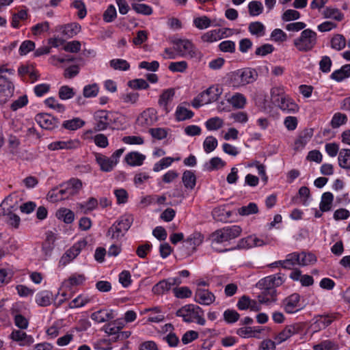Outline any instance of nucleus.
<instances>
[{
	"mask_svg": "<svg viewBox=\"0 0 350 350\" xmlns=\"http://www.w3.org/2000/svg\"><path fill=\"white\" fill-rule=\"evenodd\" d=\"M226 165V162L224 161L221 158L215 157L212 158L209 161V165L207 167L208 171H213L222 168Z\"/></svg>",
	"mask_w": 350,
	"mask_h": 350,
	"instance_id": "62",
	"label": "nucleus"
},
{
	"mask_svg": "<svg viewBox=\"0 0 350 350\" xmlns=\"http://www.w3.org/2000/svg\"><path fill=\"white\" fill-rule=\"evenodd\" d=\"M174 161V159L172 157H164L154 164L153 170L157 172H159L160 170L171 165Z\"/></svg>",
	"mask_w": 350,
	"mask_h": 350,
	"instance_id": "61",
	"label": "nucleus"
},
{
	"mask_svg": "<svg viewBox=\"0 0 350 350\" xmlns=\"http://www.w3.org/2000/svg\"><path fill=\"white\" fill-rule=\"evenodd\" d=\"M217 146V139L213 136H208L203 143L204 150L206 153L213 151Z\"/></svg>",
	"mask_w": 350,
	"mask_h": 350,
	"instance_id": "52",
	"label": "nucleus"
},
{
	"mask_svg": "<svg viewBox=\"0 0 350 350\" xmlns=\"http://www.w3.org/2000/svg\"><path fill=\"white\" fill-rule=\"evenodd\" d=\"M248 30L252 35L256 37L263 36L265 33V27L260 22H252L250 23Z\"/></svg>",
	"mask_w": 350,
	"mask_h": 350,
	"instance_id": "36",
	"label": "nucleus"
},
{
	"mask_svg": "<svg viewBox=\"0 0 350 350\" xmlns=\"http://www.w3.org/2000/svg\"><path fill=\"white\" fill-rule=\"evenodd\" d=\"M132 9L135 10L137 14H141L146 16H149L152 14V8L144 3H131Z\"/></svg>",
	"mask_w": 350,
	"mask_h": 350,
	"instance_id": "44",
	"label": "nucleus"
},
{
	"mask_svg": "<svg viewBox=\"0 0 350 350\" xmlns=\"http://www.w3.org/2000/svg\"><path fill=\"white\" fill-rule=\"evenodd\" d=\"M187 68L188 64L186 61L171 62L168 66V69L173 72H184Z\"/></svg>",
	"mask_w": 350,
	"mask_h": 350,
	"instance_id": "51",
	"label": "nucleus"
},
{
	"mask_svg": "<svg viewBox=\"0 0 350 350\" xmlns=\"http://www.w3.org/2000/svg\"><path fill=\"white\" fill-rule=\"evenodd\" d=\"M51 295L49 291H42L36 295V301L40 306H47L51 304Z\"/></svg>",
	"mask_w": 350,
	"mask_h": 350,
	"instance_id": "47",
	"label": "nucleus"
},
{
	"mask_svg": "<svg viewBox=\"0 0 350 350\" xmlns=\"http://www.w3.org/2000/svg\"><path fill=\"white\" fill-rule=\"evenodd\" d=\"M83 242H78L68 249L62 256L59 263L66 265L74 258H75L81 252L82 246H84Z\"/></svg>",
	"mask_w": 350,
	"mask_h": 350,
	"instance_id": "12",
	"label": "nucleus"
},
{
	"mask_svg": "<svg viewBox=\"0 0 350 350\" xmlns=\"http://www.w3.org/2000/svg\"><path fill=\"white\" fill-rule=\"evenodd\" d=\"M211 247L215 251L218 252H225L229 251L228 249H219L217 247L219 243L228 241L223 228L217 230L213 232L211 234Z\"/></svg>",
	"mask_w": 350,
	"mask_h": 350,
	"instance_id": "15",
	"label": "nucleus"
},
{
	"mask_svg": "<svg viewBox=\"0 0 350 350\" xmlns=\"http://www.w3.org/2000/svg\"><path fill=\"white\" fill-rule=\"evenodd\" d=\"M183 183L187 189H193L196 185V176L193 172L186 170L183 174Z\"/></svg>",
	"mask_w": 350,
	"mask_h": 350,
	"instance_id": "29",
	"label": "nucleus"
},
{
	"mask_svg": "<svg viewBox=\"0 0 350 350\" xmlns=\"http://www.w3.org/2000/svg\"><path fill=\"white\" fill-rule=\"evenodd\" d=\"M194 113L187 108L178 105L175 112L176 120L178 122L185 121L193 118Z\"/></svg>",
	"mask_w": 350,
	"mask_h": 350,
	"instance_id": "28",
	"label": "nucleus"
},
{
	"mask_svg": "<svg viewBox=\"0 0 350 350\" xmlns=\"http://www.w3.org/2000/svg\"><path fill=\"white\" fill-rule=\"evenodd\" d=\"M56 216L59 219L63 220L66 224H71L75 219V214L71 210L62 208L57 211Z\"/></svg>",
	"mask_w": 350,
	"mask_h": 350,
	"instance_id": "34",
	"label": "nucleus"
},
{
	"mask_svg": "<svg viewBox=\"0 0 350 350\" xmlns=\"http://www.w3.org/2000/svg\"><path fill=\"white\" fill-rule=\"evenodd\" d=\"M347 121V117L345 114L336 113L331 120L330 124L332 128L336 129L345 124Z\"/></svg>",
	"mask_w": 350,
	"mask_h": 350,
	"instance_id": "50",
	"label": "nucleus"
},
{
	"mask_svg": "<svg viewBox=\"0 0 350 350\" xmlns=\"http://www.w3.org/2000/svg\"><path fill=\"white\" fill-rule=\"evenodd\" d=\"M133 222V217L131 215H124L119 218L114 224L122 229V231L126 232L131 228Z\"/></svg>",
	"mask_w": 350,
	"mask_h": 350,
	"instance_id": "30",
	"label": "nucleus"
},
{
	"mask_svg": "<svg viewBox=\"0 0 350 350\" xmlns=\"http://www.w3.org/2000/svg\"><path fill=\"white\" fill-rule=\"evenodd\" d=\"M58 94L62 100H67L72 98L75 96V92L72 88L68 85H63L59 88Z\"/></svg>",
	"mask_w": 350,
	"mask_h": 350,
	"instance_id": "60",
	"label": "nucleus"
},
{
	"mask_svg": "<svg viewBox=\"0 0 350 350\" xmlns=\"http://www.w3.org/2000/svg\"><path fill=\"white\" fill-rule=\"evenodd\" d=\"M248 9L250 16H258L262 12L263 6L261 2L254 1L249 3Z\"/></svg>",
	"mask_w": 350,
	"mask_h": 350,
	"instance_id": "55",
	"label": "nucleus"
},
{
	"mask_svg": "<svg viewBox=\"0 0 350 350\" xmlns=\"http://www.w3.org/2000/svg\"><path fill=\"white\" fill-rule=\"evenodd\" d=\"M56 239L55 234L52 231H47L46 232V239L42 245L43 260H46L51 256Z\"/></svg>",
	"mask_w": 350,
	"mask_h": 350,
	"instance_id": "9",
	"label": "nucleus"
},
{
	"mask_svg": "<svg viewBox=\"0 0 350 350\" xmlns=\"http://www.w3.org/2000/svg\"><path fill=\"white\" fill-rule=\"evenodd\" d=\"M224 231L226 233V237L228 241L236 239L240 236L242 229L239 226L233 225L230 226H226L223 228Z\"/></svg>",
	"mask_w": 350,
	"mask_h": 350,
	"instance_id": "38",
	"label": "nucleus"
},
{
	"mask_svg": "<svg viewBox=\"0 0 350 350\" xmlns=\"http://www.w3.org/2000/svg\"><path fill=\"white\" fill-rule=\"evenodd\" d=\"M145 159V155L138 152H131L125 156L126 162L131 166L142 165Z\"/></svg>",
	"mask_w": 350,
	"mask_h": 350,
	"instance_id": "19",
	"label": "nucleus"
},
{
	"mask_svg": "<svg viewBox=\"0 0 350 350\" xmlns=\"http://www.w3.org/2000/svg\"><path fill=\"white\" fill-rule=\"evenodd\" d=\"M283 304L285 312L289 314L295 313L303 308L300 305V295L298 293H293L286 297Z\"/></svg>",
	"mask_w": 350,
	"mask_h": 350,
	"instance_id": "8",
	"label": "nucleus"
},
{
	"mask_svg": "<svg viewBox=\"0 0 350 350\" xmlns=\"http://www.w3.org/2000/svg\"><path fill=\"white\" fill-rule=\"evenodd\" d=\"M91 319L96 323H100L113 319V315L111 311L108 312L106 310H100L93 312L91 314Z\"/></svg>",
	"mask_w": 350,
	"mask_h": 350,
	"instance_id": "23",
	"label": "nucleus"
},
{
	"mask_svg": "<svg viewBox=\"0 0 350 350\" xmlns=\"http://www.w3.org/2000/svg\"><path fill=\"white\" fill-rule=\"evenodd\" d=\"M224 122L219 117H214L208 119L206 123V127L208 131L218 130L222 127Z\"/></svg>",
	"mask_w": 350,
	"mask_h": 350,
	"instance_id": "48",
	"label": "nucleus"
},
{
	"mask_svg": "<svg viewBox=\"0 0 350 350\" xmlns=\"http://www.w3.org/2000/svg\"><path fill=\"white\" fill-rule=\"evenodd\" d=\"M209 92H210V90H204L202 92H201L200 94H198L192 100L191 105L194 108L198 109L204 105L208 104V103L215 101L216 100L215 96L213 98L206 97V94H208Z\"/></svg>",
	"mask_w": 350,
	"mask_h": 350,
	"instance_id": "18",
	"label": "nucleus"
},
{
	"mask_svg": "<svg viewBox=\"0 0 350 350\" xmlns=\"http://www.w3.org/2000/svg\"><path fill=\"white\" fill-rule=\"evenodd\" d=\"M127 85L133 90H146L149 88L148 82L143 79L131 80L128 82Z\"/></svg>",
	"mask_w": 350,
	"mask_h": 350,
	"instance_id": "49",
	"label": "nucleus"
},
{
	"mask_svg": "<svg viewBox=\"0 0 350 350\" xmlns=\"http://www.w3.org/2000/svg\"><path fill=\"white\" fill-rule=\"evenodd\" d=\"M204 310L198 305L189 304L178 309L176 315L182 317L187 323L195 322L200 325H204L206 320L204 318Z\"/></svg>",
	"mask_w": 350,
	"mask_h": 350,
	"instance_id": "2",
	"label": "nucleus"
},
{
	"mask_svg": "<svg viewBox=\"0 0 350 350\" xmlns=\"http://www.w3.org/2000/svg\"><path fill=\"white\" fill-rule=\"evenodd\" d=\"M117 16L116 8L113 5L108 6L107 10L103 13V20L106 23L112 22Z\"/></svg>",
	"mask_w": 350,
	"mask_h": 350,
	"instance_id": "63",
	"label": "nucleus"
},
{
	"mask_svg": "<svg viewBox=\"0 0 350 350\" xmlns=\"http://www.w3.org/2000/svg\"><path fill=\"white\" fill-rule=\"evenodd\" d=\"M325 18H332L337 21H341L344 18V14L338 9L327 7L323 12Z\"/></svg>",
	"mask_w": 350,
	"mask_h": 350,
	"instance_id": "33",
	"label": "nucleus"
},
{
	"mask_svg": "<svg viewBox=\"0 0 350 350\" xmlns=\"http://www.w3.org/2000/svg\"><path fill=\"white\" fill-rule=\"evenodd\" d=\"M258 213V208L256 203L250 202L247 206H241L238 209V213L242 216H247Z\"/></svg>",
	"mask_w": 350,
	"mask_h": 350,
	"instance_id": "42",
	"label": "nucleus"
},
{
	"mask_svg": "<svg viewBox=\"0 0 350 350\" xmlns=\"http://www.w3.org/2000/svg\"><path fill=\"white\" fill-rule=\"evenodd\" d=\"M71 6L78 10L77 16L80 19L84 18L87 15V10L84 2L81 0H75Z\"/></svg>",
	"mask_w": 350,
	"mask_h": 350,
	"instance_id": "56",
	"label": "nucleus"
},
{
	"mask_svg": "<svg viewBox=\"0 0 350 350\" xmlns=\"http://www.w3.org/2000/svg\"><path fill=\"white\" fill-rule=\"evenodd\" d=\"M194 300L201 305L209 306L215 301V296L208 289L198 288L195 292Z\"/></svg>",
	"mask_w": 350,
	"mask_h": 350,
	"instance_id": "11",
	"label": "nucleus"
},
{
	"mask_svg": "<svg viewBox=\"0 0 350 350\" xmlns=\"http://www.w3.org/2000/svg\"><path fill=\"white\" fill-rule=\"evenodd\" d=\"M95 159L100 169L103 172H111L116 165V161H112L111 157H108L100 153H95Z\"/></svg>",
	"mask_w": 350,
	"mask_h": 350,
	"instance_id": "14",
	"label": "nucleus"
},
{
	"mask_svg": "<svg viewBox=\"0 0 350 350\" xmlns=\"http://www.w3.org/2000/svg\"><path fill=\"white\" fill-rule=\"evenodd\" d=\"M302 329V326L299 323L287 325L279 334L276 339L282 342L291 337L293 335L299 333Z\"/></svg>",
	"mask_w": 350,
	"mask_h": 350,
	"instance_id": "16",
	"label": "nucleus"
},
{
	"mask_svg": "<svg viewBox=\"0 0 350 350\" xmlns=\"http://www.w3.org/2000/svg\"><path fill=\"white\" fill-rule=\"evenodd\" d=\"M346 46V39L341 34H336L331 39V47L335 50L340 51Z\"/></svg>",
	"mask_w": 350,
	"mask_h": 350,
	"instance_id": "40",
	"label": "nucleus"
},
{
	"mask_svg": "<svg viewBox=\"0 0 350 350\" xmlns=\"http://www.w3.org/2000/svg\"><path fill=\"white\" fill-rule=\"evenodd\" d=\"M94 118L95 120L94 129L96 131L106 129L111 121L109 118V113L105 110L96 111Z\"/></svg>",
	"mask_w": 350,
	"mask_h": 350,
	"instance_id": "10",
	"label": "nucleus"
},
{
	"mask_svg": "<svg viewBox=\"0 0 350 350\" xmlns=\"http://www.w3.org/2000/svg\"><path fill=\"white\" fill-rule=\"evenodd\" d=\"M85 124V122L79 118H75L72 120H66L63 123V126L68 130L75 131L81 128Z\"/></svg>",
	"mask_w": 350,
	"mask_h": 350,
	"instance_id": "41",
	"label": "nucleus"
},
{
	"mask_svg": "<svg viewBox=\"0 0 350 350\" xmlns=\"http://www.w3.org/2000/svg\"><path fill=\"white\" fill-rule=\"evenodd\" d=\"M228 101L234 108L243 109L246 104V98L241 93H236L228 98Z\"/></svg>",
	"mask_w": 350,
	"mask_h": 350,
	"instance_id": "32",
	"label": "nucleus"
},
{
	"mask_svg": "<svg viewBox=\"0 0 350 350\" xmlns=\"http://www.w3.org/2000/svg\"><path fill=\"white\" fill-rule=\"evenodd\" d=\"M174 96V90L173 89H167L163 91L159 96V104L160 106L163 107V109L166 113L169 112L167 104L172 101Z\"/></svg>",
	"mask_w": 350,
	"mask_h": 350,
	"instance_id": "24",
	"label": "nucleus"
},
{
	"mask_svg": "<svg viewBox=\"0 0 350 350\" xmlns=\"http://www.w3.org/2000/svg\"><path fill=\"white\" fill-rule=\"evenodd\" d=\"M350 77V64H345L340 69L334 71L330 78L336 81L340 82Z\"/></svg>",
	"mask_w": 350,
	"mask_h": 350,
	"instance_id": "22",
	"label": "nucleus"
},
{
	"mask_svg": "<svg viewBox=\"0 0 350 350\" xmlns=\"http://www.w3.org/2000/svg\"><path fill=\"white\" fill-rule=\"evenodd\" d=\"M338 160L340 167L350 170V149H341L338 153Z\"/></svg>",
	"mask_w": 350,
	"mask_h": 350,
	"instance_id": "26",
	"label": "nucleus"
},
{
	"mask_svg": "<svg viewBox=\"0 0 350 350\" xmlns=\"http://www.w3.org/2000/svg\"><path fill=\"white\" fill-rule=\"evenodd\" d=\"M224 33L221 29H213L204 33L201 38L204 42H213L221 39Z\"/></svg>",
	"mask_w": 350,
	"mask_h": 350,
	"instance_id": "27",
	"label": "nucleus"
},
{
	"mask_svg": "<svg viewBox=\"0 0 350 350\" xmlns=\"http://www.w3.org/2000/svg\"><path fill=\"white\" fill-rule=\"evenodd\" d=\"M80 146V142L78 139H70L68 141H57L51 143L48 148L51 150H57L62 149L71 150L76 149Z\"/></svg>",
	"mask_w": 350,
	"mask_h": 350,
	"instance_id": "13",
	"label": "nucleus"
},
{
	"mask_svg": "<svg viewBox=\"0 0 350 350\" xmlns=\"http://www.w3.org/2000/svg\"><path fill=\"white\" fill-rule=\"evenodd\" d=\"M14 91L13 83L6 77L0 75V93L5 96L12 94Z\"/></svg>",
	"mask_w": 350,
	"mask_h": 350,
	"instance_id": "37",
	"label": "nucleus"
},
{
	"mask_svg": "<svg viewBox=\"0 0 350 350\" xmlns=\"http://www.w3.org/2000/svg\"><path fill=\"white\" fill-rule=\"evenodd\" d=\"M82 182L81 180L72 178L68 181L59 185V193L62 195L64 200L68 199L70 197L76 196L82 189Z\"/></svg>",
	"mask_w": 350,
	"mask_h": 350,
	"instance_id": "5",
	"label": "nucleus"
},
{
	"mask_svg": "<svg viewBox=\"0 0 350 350\" xmlns=\"http://www.w3.org/2000/svg\"><path fill=\"white\" fill-rule=\"evenodd\" d=\"M252 247L250 235L247 237L240 239L233 247L228 248V250H247Z\"/></svg>",
	"mask_w": 350,
	"mask_h": 350,
	"instance_id": "57",
	"label": "nucleus"
},
{
	"mask_svg": "<svg viewBox=\"0 0 350 350\" xmlns=\"http://www.w3.org/2000/svg\"><path fill=\"white\" fill-rule=\"evenodd\" d=\"M275 105L286 113H295L298 111V105L288 96H285Z\"/></svg>",
	"mask_w": 350,
	"mask_h": 350,
	"instance_id": "17",
	"label": "nucleus"
},
{
	"mask_svg": "<svg viewBox=\"0 0 350 350\" xmlns=\"http://www.w3.org/2000/svg\"><path fill=\"white\" fill-rule=\"evenodd\" d=\"M126 232L122 230L114 224L108 229L107 236H109L112 239L119 240Z\"/></svg>",
	"mask_w": 350,
	"mask_h": 350,
	"instance_id": "58",
	"label": "nucleus"
},
{
	"mask_svg": "<svg viewBox=\"0 0 350 350\" xmlns=\"http://www.w3.org/2000/svg\"><path fill=\"white\" fill-rule=\"evenodd\" d=\"M313 135V130L309 129L304 131L300 134L299 137L295 142V148L296 150L303 148Z\"/></svg>",
	"mask_w": 350,
	"mask_h": 350,
	"instance_id": "25",
	"label": "nucleus"
},
{
	"mask_svg": "<svg viewBox=\"0 0 350 350\" xmlns=\"http://www.w3.org/2000/svg\"><path fill=\"white\" fill-rule=\"evenodd\" d=\"M260 304H269L276 301V291L274 293L271 292V289L263 288L262 293L258 296Z\"/></svg>",
	"mask_w": 350,
	"mask_h": 350,
	"instance_id": "35",
	"label": "nucleus"
},
{
	"mask_svg": "<svg viewBox=\"0 0 350 350\" xmlns=\"http://www.w3.org/2000/svg\"><path fill=\"white\" fill-rule=\"evenodd\" d=\"M284 283V279L280 273L267 276L258 282V285L262 288L271 289V292L274 293L275 288L281 286Z\"/></svg>",
	"mask_w": 350,
	"mask_h": 350,
	"instance_id": "7",
	"label": "nucleus"
},
{
	"mask_svg": "<svg viewBox=\"0 0 350 350\" xmlns=\"http://www.w3.org/2000/svg\"><path fill=\"white\" fill-rule=\"evenodd\" d=\"M49 29V23L44 21L43 23H38L33 26L31 29L32 33L34 36H38L43 32L47 31Z\"/></svg>",
	"mask_w": 350,
	"mask_h": 350,
	"instance_id": "64",
	"label": "nucleus"
},
{
	"mask_svg": "<svg viewBox=\"0 0 350 350\" xmlns=\"http://www.w3.org/2000/svg\"><path fill=\"white\" fill-rule=\"evenodd\" d=\"M203 240L204 236L200 232H195L184 241L185 246L195 250L197 246L203 242Z\"/></svg>",
	"mask_w": 350,
	"mask_h": 350,
	"instance_id": "20",
	"label": "nucleus"
},
{
	"mask_svg": "<svg viewBox=\"0 0 350 350\" xmlns=\"http://www.w3.org/2000/svg\"><path fill=\"white\" fill-rule=\"evenodd\" d=\"M299 255V265L306 266L309 264H313L317 261V257L312 253L301 252Z\"/></svg>",
	"mask_w": 350,
	"mask_h": 350,
	"instance_id": "54",
	"label": "nucleus"
},
{
	"mask_svg": "<svg viewBox=\"0 0 350 350\" xmlns=\"http://www.w3.org/2000/svg\"><path fill=\"white\" fill-rule=\"evenodd\" d=\"M175 297L179 299H185L190 297L192 295L191 291L187 286L175 287L173 288Z\"/></svg>",
	"mask_w": 350,
	"mask_h": 350,
	"instance_id": "59",
	"label": "nucleus"
},
{
	"mask_svg": "<svg viewBox=\"0 0 350 350\" xmlns=\"http://www.w3.org/2000/svg\"><path fill=\"white\" fill-rule=\"evenodd\" d=\"M36 122L44 129L52 130L58 126L59 121L49 113H40L35 117Z\"/></svg>",
	"mask_w": 350,
	"mask_h": 350,
	"instance_id": "6",
	"label": "nucleus"
},
{
	"mask_svg": "<svg viewBox=\"0 0 350 350\" xmlns=\"http://www.w3.org/2000/svg\"><path fill=\"white\" fill-rule=\"evenodd\" d=\"M109 64L114 70L126 71L130 68L129 63L122 59H113L109 62Z\"/></svg>",
	"mask_w": 350,
	"mask_h": 350,
	"instance_id": "45",
	"label": "nucleus"
},
{
	"mask_svg": "<svg viewBox=\"0 0 350 350\" xmlns=\"http://www.w3.org/2000/svg\"><path fill=\"white\" fill-rule=\"evenodd\" d=\"M194 25L199 29H204L209 27L211 24L210 18L206 16H202L193 19Z\"/></svg>",
	"mask_w": 350,
	"mask_h": 350,
	"instance_id": "53",
	"label": "nucleus"
},
{
	"mask_svg": "<svg viewBox=\"0 0 350 350\" xmlns=\"http://www.w3.org/2000/svg\"><path fill=\"white\" fill-rule=\"evenodd\" d=\"M285 96L283 86L273 87L271 90V99L274 105L280 102V99Z\"/></svg>",
	"mask_w": 350,
	"mask_h": 350,
	"instance_id": "43",
	"label": "nucleus"
},
{
	"mask_svg": "<svg viewBox=\"0 0 350 350\" xmlns=\"http://www.w3.org/2000/svg\"><path fill=\"white\" fill-rule=\"evenodd\" d=\"M171 289L170 283L167 280L159 281L152 287V292L156 295H162Z\"/></svg>",
	"mask_w": 350,
	"mask_h": 350,
	"instance_id": "39",
	"label": "nucleus"
},
{
	"mask_svg": "<svg viewBox=\"0 0 350 350\" xmlns=\"http://www.w3.org/2000/svg\"><path fill=\"white\" fill-rule=\"evenodd\" d=\"M317 43V34L310 29L301 31L299 38L293 40L295 48L300 52L312 51Z\"/></svg>",
	"mask_w": 350,
	"mask_h": 350,
	"instance_id": "3",
	"label": "nucleus"
},
{
	"mask_svg": "<svg viewBox=\"0 0 350 350\" xmlns=\"http://www.w3.org/2000/svg\"><path fill=\"white\" fill-rule=\"evenodd\" d=\"M81 25L77 23L66 24L63 27L62 34L67 38H72L81 31Z\"/></svg>",
	"mask_w": 350,
	"mask_h": 350,
	"instance_id": "31",
	"label": "nucleus"
},
{
	"mask_svg": "<svg viewBox=\"0 0 350 350\" xmlns=\"http://www.w3.org/2000/svg\"><path fill=\"white\" fill-rule=\"evenodd\" d=\"M172 43L174 44V49L179 56L196 59L198 62L202 60V53L195 47L190 40L174 38L172 40Z\"/></svg>",
	"mask_w": 350,
	"mask_h": 350,
	"instance_id": "1",
	"label": "nucleus"
},
{
	"mask_svg": "<svg viewBox=\"0 0 350 350\" xmlns=\"http://www.w3.org/2000/svg\"><path fill=\"white\" fill-rule=\"evenodd\" d=\"M256 77L257 72L254 69L245 68L232 72L231 81L234 85H245L254 81Z\"/></svg>",
	"mask_w": 350,
	"mask_h": 350,
	"instance_id": "4",
	"label": "nucleus"
},
{
	"mask_svg": "<svg viewBox=\"0 0 350 350\" xmlns=\"http://www.w3.org/2000/svg\"><path fill=\"white\" fill-rule=\"evenodd\" d=\"M334 196L331 192H325L321 196L319 208L321 212H327L332 209Z\"/></svg>",
	"mask_w": 350,
	"mask_h": 350,
	"instance_id": "21",
	"label": "nucleus"
},
{
	"mask_svg": "<svg viewBox=\"0 0 350 350\" xmlns=\"http://www.w3.org/2000/svg\"><path fill=\"white\" fill-rule=\"evenodd\" d=\"M224 320L228 324H232L238 321L240 314L233 309H227L224 312Z\"/></svg>",
	"mask_w": 350,
	"mask_h": 350,
	"instance_id": "46",
	"label": "nucleus"
}]
</instances>
